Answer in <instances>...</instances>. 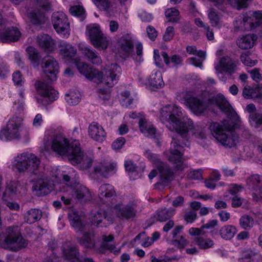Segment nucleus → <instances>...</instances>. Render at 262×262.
Here are the masks:
<instances>
[{"instance_id":"nucleus-1","label":"nucleus","mask_w":262,"mask_h":262,"mask_svg":"<svg viewBox=\"0 0 262 262\" xmlns=\"http://www.w3.org/2000/svg\"><path fill=\"white\" fill-rule=\"evenodd\" d=\"M182 108L174 104L166 105L160 110L159 118L169 130H175L177 134L172 136L168 159L173 164L175 169L182 171L188 167L184 162V146H187L190 135L197 139L206 138L205 130L199 126L194 127L190 119L183 118Z\"/></svg>"},{"instance_id":"nucleus-2","label":"nucleus","mask_w":262,"mask_h":262,"mask_svg":"<svg viewBox=\"0 0 262 262\" xmlns=\"http://www.w3.org/2000/svg\"><path fill=\"white\" fill-rule=\"evenodd\" d=\"M45 140L48 142L46 146H50L53 151L60 156H67L73 165L80 169H86L92 166V160L81 150L78 141L69 142L61 133L56 130L47 133Z\"/></svg>"},{"instance_id":"nucleus-3","label":"nucleus","mask_w":262,"mask_h":262,"mask_svg":"<svg viewBox=\"0 0 262 262\" xmlns=\"http://www.w3.org/2000/svg\"><path fill=\"white\" fill-rule=\"evenodd\" d=\"M74 63L78 71L86 78L90 80L96 78L110 88L117 83L121 72L120 67L116 63L106 65L100 72L77 59L74 60Z\"/></svg>"},{"instance_id":"nucleus-4","label":"nucleus","mask_w":262,"mask_h":262,"mask_svg":"<svg viewBox=\"0 0 262 262\" xmlns=\"http://www.w3.org/2000/svg\"><path fill=\"white\" fill-rule=\"evenodd\" d=\"M234 128V125L228 120L212 122L209 126L212 136L217 142L229 148L236 146L239 141L238 135Z\"/></svg>"},{"instance_id":"nucleus-5","label":"nucleus","mask_w":262,"mask_h":262,"mask_svg":"<svg viewBox=\"0 0 262 262\" xmlns=\"http://www.w3.org/2000/svg\"><path fill=\"white\" fill-rule=\"evenodd\" d=\"M29 59L34 67L40 66L44 74L51 81L56 80L58 73L59 66L57 61L51 56H46L43 58L38 51L32 46L26 48Z\"/></svg>"},{"instance_id":"nucleus-6","label":"nucleus","mask_w":262,"mask_h":262,"mask_svg":"<svg viewBox=\"0 0 262 262\" xmlns=\"http://www.w3.org/2000/svg\"><path fill=\"white\" fill-rule=\"evenodd\" d=\"M40 164V160L37 156L32 153L25 152L14 158L12 168L19 173L36 174Z\"/></svg>"},{"instance_id":"nucleus-7","label":"nucleus","mask_w":262,"mask_h":262,"mask_svg":"<svg viewBox=\"0 0 262 262\" xmlns=\"http://www.w3.org/2000/svg\"><path fill=\"white\" fill-rule=\"evenodd\" d=\"M28 241L21 236L18 227H9L0 234V246L4 249L17 251L28 245Z\"/></svg>"},{"instance_id":"nucleus-8","label":"nucleus","mask_w":262,"mask_h":262,"mask_svg":"<svg viewBox=\"0 0 262 262\" xmlns=\"http://www.w3.org/2000/svg\"><path fill=\"white\" fill-rule=\"evenodd\" d=\"M66 188H63V194L61 195V200L65 205H70L75 201L80 203H86L92 199V194L88 188L84 186H78L73 188L67 184Z\"/></svg>"},{"instance_id":"nucleus-9","label":"nucleus","mask_w":262,"mask_h":262,"mask_svg":"<svg viewBox=\"0 0 262 262\" xmlns=\"http://www.w3.org/2000/svg\"><path fill=\"white\" fill-rule=\"evenodd\" d=\"M23 118L14 115L8 121L6 126L0 131V139L4 141L18 139L20 137V129L23 126Z\"/></svg>"},{"instance_id":"nucleus-10","label":"nucleus","mask_w":262,"mask_h":262,"mask_svg":"<svg viewBox=\"0 0 262 262\" xmlns=\"http://www.w3.org/2000/svg\"><path fill=\"white\" fill-rule=\"evenodd\" d=\"M86 33L91 43L97 49L105 50L108 45V39L102 33L98 24H90L86 26Z\"/></svg>"},{"instance_id":"nucleus-11","label":"nucleus","mask_w":262,"mask_h":262,"mask_svg":"<svg viewBox=\"0 0 262 262\" xmlns=\"http://www.w3.org/2000/svg\"><path fill=\"white\" fill-rule=\"evenodd\" d=\"M52 23L56 31L64 37L70 34V23L66 15L62 12H56L52 16Z\"/></svg>"},{"instance_id":"nucleus-12","label":"nucleus","mask_w":262,"mask_h":262,"mask_svg":"<svg viewBox=\"0 0 262 262\" xmlns=\"http://www.w3.org/2000/svg\"><path fill=\"white\" fill-rule=\"evenodd\" d=\"M117 217L122 220H130L136 216L137 210L135 203L123 204L119 203L113 206Z\"/></svg>"},{"instance_id":"nucleus-13","label":"nucleus","mask_w":262,"mask_h":262,"mask_svg":"<svg viewBox=\"0 0 262 262\" xmlns=\"http://www.w3.org/2000/svg\"><path fill=\"white\" fill-rule=\"evenodd\" d=\"M34 1L41 10H34L29 13V17L32 24L38 25L45 21V17L43 12L51 9V4L48 0H34Z\"/></svg>"},{"instance_id":"nucleus-14","label":"nucleus","mask_w":262,"mask_h":262,"mask_svg":"<svg viewBox=\"0 0 262 262\" xmlns=\"http://www.w3.org/2000/svg\"><path fill=\"white\" fill-rule=\"evenodd\" d=\"M20 36V32L15 27L6 28L4 21L0 14V39L3 42L17 41Z\"/></svg>"},{"instance_id":"nucleus-15","label":"nucleus","mask_w":262,"mask_h":262,"mask_svg":"<svg viewBox=\"0 0 262 262\" xmlns=\"http://www.w3.org/2000/svg\"><path fill=\"white\" fill-rule=\"evenodd\" d=\"M54 180L41 174L35 182L32 189L38 195H43L48 194L53 189Z\"/></svg>"},{"instance_id":"nucleus-16","label":"nucleus","mask_w":262,"mask_h":262,"mask_svg":"<svg viewBox=\"0 0 262 262\" xmlns=\"http://www.w3.org/2000/svg\"><path fill=\"white\" fill-rule=\"evenodd\" d=\"M116 196L114 187L109 184H103L99 188L98 196L99 200L101 203L107 206H113V200Z\"/></svg>"},{"instance_id":"nucleus-17","label":"nucleus","mask_w":262,"mask_h":262,"mask_svg":"<svg viewBox=\"0 0 262 262\" xmlns=\"http://www.w3.org/2000/svg\"><path fill=\"white\" fill-rule=\"evenodd\" d=\"M183 97L191 111L197 115L203 113L208 107L207 103L203 100L197 97H191L190 92H185L183 94Z\"/></svg>"},{"instance_id":"nucleus-18","label":"nucleus","mask_w":262,"mask_h":262,"mask_svg":"<svg viewBox=\"0 0 262 262\" xmlns=\"http://www.w3.org/2000/svg\"><path fill=\"white\" fill-rule=\"evenodd\" d=\"M118 52L120 56L125 58L130 55L134 51V43L129 35L123 36L118 42Z\"/></svg>"},{"instance_id":"nucleus-19","label":"nucleus","mask_w":262,"mask_h":262,"mask_svg":"<svg viewBox=\"0 0 262 262\" xmlns=\"http://www.w3.org/2000/svg\"><path fill=\"white\" fill-rule=\"evenodd\" d=\"M35 86L38 93L44 98L48 99L51 102L57 99L58 93L51 86L40 81L36 82Z\"/></svg>"},{"instance_id":"nucleus-20","label":"nucleus","mask_w":262,"mask_h":262,"mask_svg":"<svg viewBox=\"0 0 262 262\" xmlns=\"http://www.w3.org/2000/svg\"><path fill=\"white\" fill-rule=\"evenodd\" d=\"M238 62L229 57H224L219 61L218 65L215 67V70L218 73L225 72L232 75L235 72Z\"/></svg>"},{"instance_id":"nucleus-21","label":"nucleus","mask_w":262,"mask_h":262,"mask_svg":"<svg viewBox=\"0 0 262 262\" xmlns=\"http://www.w3.org/2000/svg\"><path fill=\"white\" fill-rule=\"evenodd\" d=\"M115 168V166L108 161L96 162L94 165L92 174L104 178H108L111 174L114 173Z\"/></svg>"},{"instance_id":"nucleus-22","label":"nucleus","mask_w":262,"mask_h":262,"mask_svg":"<svg viewBox=\"0 0 262 262\" xmlns=\"http://www.w3.org/2000/svg\"><path fill=\"white\" fill-rule=\"evenodd\" d=\"M233 25L236 31H250L253 29L252 18L248 13L236 17L233 22Z\"/></svg>"},{"instance_id":"nucleus-23","label":"nucleus","mask_w":262,"mask_h":262,"mask_svg":"<svg viewBox=\"0 0 262 262\" xmlns=\"http://www.w3.org/2000/svg\"><path fill=\"white\" fill-rule=\"evenodd\" d=\"M113 218L103 209H99L92 216V223L97 226H106L113 222Z\"/></svg>"},{"instance_id":"nucleus-24","label":"nucleus","mask_w":262,"mask_h":262,"mask_svg":"<svg viewBox=\"0 0 262 262\" xmlns=\"http://www.w3.org/2000/svg\"><path fill=\"white\" fill-rule=\"evenodd\" d=\"M88 134L92 139L99 142H103L106 137V133L103 128L96 122H93L89 125Z\"/></svg>"},{"instance_id":"nucleus-25","label":"nucleus","mask_w":262,"mask_h":262,"mask_svg":"<svg viewBox=\"0 0 262 262\" xmlns=\"http://www.w3.org/2000/svg\"><path fill=\"white\" fill-rule=\"evenodd\" d=\"M36 42L38 46L46 51H53L56 48L54 40L48 34H40L37 36Z\"/></svg>"},{"instance_id":"nucleus-26","label":"nucleus","mask_w":262,"mask_h":262,"mask_svg":"<svg viewBox=\"0 0 262 262\" xmlns=\"http://www.w3.org/2000/svg\"><path fill=\"white\" fill-rule=\"evenodd\" d=\"M139 126L140 131L145 136L154 138L156 137V129L151 122L145 117H141L139 121Z\"/></svg>"},{"instance_id":"nucleus-27","label":"nucleus","mask_w":262,"mask_h":262,"mask_svg":"<svg viewBox=\"0 0 262 262\" xmlns=\"http://www.w3.org/2000/svg\"><path fill=\"white\" fill-rule=\"evenodd\" d=\"M80 49L90 62L97 66L101 63L102 60L99 54L91 47L82 46Z\"/></svg>"},{"instance_id":"nucleus-28","label":"nucleus","mask_w":262,"mask_h":262,"mask_svg":"<svg viewBox=\"0 0 262 262\" xmlns=\"http://www.w3.org/2000/svg\"><path fill=\"white\" fill-rule=\"evenodd\" d=\"M59 47L61 54L66 60H72L76 54V48L65 41H60Z\"/></svg>"},{"instance_id":"nucleus-29","label":"nucleus","mask_w":262,"mask_h":262,"mask_svg":"<svg viewBox=\"0 0 262 262\" xmlns=\"http://www.w3.org/2000/svg\"><path fill=\"white\" fill-rule=\"evenodd\" d=\"M257 39L256 35L248 34L239 38L236 41L237 46L241 49L248 50L252 48Z\"/></svg>"},{"instance_id":"nucleus-30","label":"nucleus","mask_w":262,"mask_h":262,"mask_svg":"<svg viewBox=\"0 0 262 262\" xmlns=\"http://www.w3.org/2000/svg\"><path fill=\"white\" fill-rule=\"evenodd\" d=\"M69 217L71 225L77 232L84 231L87 229L88 224L83 222L81 216L77 213L72 212Z\"/></svg>"},{"instance_id":"nucleus-31","label":"nucleus","mask_w":262,"mask_h":262,"mask_svg":"<svg viewBox=\"0 0 262 262\" xmlns=\"http://www.w3.org/2000/svg\"><path fill=\"white\" fill-rule=\"evenodd\" d=\"M19 183L15 181H8L6 183V187L2 196L3 200L10 199L15 196L18 192Z\"/></svg>"},{"instance_id":"nucleus-32","label":"nucleus","mask_w":262,"mask_h":262,"mask_svg":"<svg viewBox=\"0 0 262 262\" xmlns=\"http://www.w3.org/2000/svg\"><path fill=\"white\" fill-rule=\"evenodd\" d=\"M157 167L159 171L161 180L163 184H167L171 181L173 178V173L167 164L162 162L157 165Z\"/></svg>"},{"instance_id":"nucleus-33","label":"nucleus","mask_w":262,"mask_h":262,"mask_svg":"<svg viewBox=\"0 0 262 262\" xmlns=\"http://www.w3.org/2000/svg\"><path fill=\"white\" fill-rule=\"evenodd\" d=\"M242 262H262V256L253 249H245L243 252Z\"/></svg>"},{"instance_id":"nucleus-34","label":"nucleus","mask_w":262,"mask_h":262,"mask_svg":"<svg viewBox=\"0 0 262 262\" xmlns=\"http://www.w3.org/2000/svg\"><path fill=\"white\" fill-rule=\"evenodd\" d=\"M237 232V229L235 226L226 225L221 228L219 233L222 238L228 241L233 238Z\"/></svg>"},{"instance_id":"nucleus-35","label":"nucleus","mask_w":262,"mask_h":262,"mask_svg":"<svg viewBox=\"0 0 262 262\" xmlns=\"http://www.w3.org/2000/svg\"><path fill=\"white\" fill-rule=\"evenodd\" d=\"M248 189L258 191L259 187L262 185V177L258 174H253L248 177L246 180Z\"/></svg>"},{"instance_id":"nucleus-36","label":"nucleus","mask_w":262,"mask_h":262,"mask_svg":"<svg viewBox=\"0 0 262 262\" xmlns=\"http://www.w3.org/2000/svg\"><path fill=\"white\" fill-rule=\"evenodd\" d=\"M214 99L217 105L223 112L230 114L235 113L231 105L223 95H217L214 98Z\"/></svg>"},{"instance_id":"nucleus-37","label":"nucleus","mask_w":262,"mask_h":262,"mask_svg":"<svg viewBox=\"0 0 262 262\" xmlns=\"http://www.w3.org/2000/svg\"><path fill=\"white\" fill-rule=\"evenodd\" d=\"M94 237L93 231L85 232L82 237L78 239V242L85 248L91 249L94 248L95 245Z\"/></svg>"},{"instance_id":"nucleus-38","label":"nucleus","mask_w":262,"mask_h":262,"mask_svg":"<svg viewBox=\"0 0 262 262\" xmlns=\"http://www.w3.org/2000/svg\"><path fill=\"white\" fill-rule=\"evenodd\" d=\"M42 216V212L38 209H31L24 215L25 221L28 224H32L39 220Z\"/></svg>"},{"instance_id":"nucleus-39","label":"nucleus","mask_w":262,"mask_h":262,"mask_svg":"<svg viewBox=\"0 0 262 262\" xmlns=\"http://www.w3.org/2000/svg\"><path fill=\"white\" fill-rule=\"evenodd\" d=\"M150 85L154 88H160L164 85L161 73L158 71H154L148 79Z\"/></svg>"},{"instance_id":"nucleus-40","label":"nucleus","mask_w":262,"mask_h":262,"mask_svg":"<svg viewBox=\"0 0 262 262\" xmlns=\"http://www.w3.org/2000/svg\"><path fill=\"white\" fill-rule=\"evenodd\" d=\"M175 210L173 208H164L157 211L155 215L156 220L160 222H165L170 219L174 214Z\"/></svg>"},{"instance_id":"nucleus-41","label":"nucleus","mask_w":262,"mask_h":262,"mask_svg":"<svg viewBox=\"0 0 262 262\" xmlns=\"http://www.w3.org/2000/svg\"><path fill=\"white\" fill-rule=\"evenodd\" d=\"M102 237L103 242L98 250L99 252L101 253H104L106 250L113 251L115 246L110 242L113 240L114 236L112 235H110L108 236L103 235Z\"/></svg>"},{"instance_id":"nucleus-42","label":"nucleus","mask_w":262,"mask_h":262,"mask_svg":"<svg viewBox=\"0 0 262 262\" xmlns=\"http://www.w3.org/2000/svg\"><path fill=\"white\" fill-rule=\"evenodd\" d=\"M81 95L80 92L77 90H71L69 93L66 95V100L70 105H75L77 104L80 101Z\"/></svg>"},{"instance_id":"nucleus-43","label":"nucleus","mask_w":262,"mask_h":262,"mask_svg":"<svg viewBox=\"0 0 262 262\" xmlns=\"http://www.w3.org/2000/svg\"><path fill=\"white\" fill-rule=\"evenodd\" d=\"M239 224L242 229L250 230L254 226V221L252 216L245 214L240 217Z\"/></svg>"},{"instance_id":"nucleus-44","label":"nucleus","mask_w":262,"mask_h":262,"mask_svg":"<svg viewBox=\"0 0 262 262\" xmlns=\"http://www.w3.org/2000/svg\"><path fill=\"white\" fill-rule=\"evenodd\" d=\"M248 14L252 18L253 29L262 25V10L249 11Z\"/></svg>"},{"instance_id":"nucleus-45","label":"nucleus","mask_w":262,"mask_h":262,"mask_svg":"<svg viewBox=\"0 0 262 262\" xmlns=\"http://www.w3.org/2000/svg\"><path fill=\"white\" fill-rule=\"evenodd\" d=\"M194 243L201 249H207L214 245V242L210 238H204L201 237H195Z\"/></svg>"},{"instance_id":"nucleus-46","label":"nucleus","mask_w":262,"mask_h":262,"mask_svg":"<svg viewBox=\"0 0 262 262\" xmlns=\"http://www.w3.org/2000/svg\"><path fill=\"white\" fill-rule=\"evenodd\" d=\"M260 88L254 89L250 86H245L243 91V96L247 99H257Z\"/></svg>"},{"instance_id":"nucleus-47","label":"nucleus","mask_w":262,"mask_h":262,"mask_svg":"<svg viewBox=\"0 0 262 262\" xmlns=\"http://www.w3.org/2000/svg\"><path fill=\"white\" fill-rule=\"evenodd\" d=\"M208 16L210 23L213 27H219L221 24V16L214 9H210Z\"/></svg>"},{"instance_id":"nucleus-48","label":"nucleus","mask_w":262,"mask_h":262,"mask_svg":"<svg viewBox=\"0 0 262 262\" xmlns=\"http://www.w3.org/2000/svg\"><path fill=\"white\" fill-rule=\"evenodd\" d=\"M251 125L255 128L262 126V114L256 113L250 114L249 117Z\"/></svg>"},{"instance_id":"nucleus-49","label":"nucleus","mask_w":262,"mask_h":262,"mask_svg":"<svg viewBox=\"0 0 262 262\" xmlns=\"http://www.w3.org/2000/svg\"><path fill=\"white\" fill-rule=\"evenodd\" d=\"M165 16L168 18V20L175 23L179 20V11L174 8L167 9L165 12Z\"/></svg>"},{"instance_id":"nucleus-50","label":"nucleus","mask_w":262,"mask_h":262,"mask_svg":"<svg viewBox=\"0 0 262 262\" xmlns=\"http://www.w3.org/2000/svg\"><path fill=\"white\" fill-rule=\"evenodd\" d=\"M251 0H228L229 4L238 10L247 8L248 3Z\"/></svg>"},{"instance_id":"nucleus-51","label":"nucleus","mask_w":262,"mask_h":262,"mask_svg":"<svg viewBox=\"0 0 262 262\" xmlns=\"http://www.w3.org/2000/svg\"><path fill=\"white\" fill-rule=\"evenodd\" d=\"M120 103L123 106L129 107L133 103V99L130 97L128 91H124L121 94Z\"/></svg>"},{"instance_id":"nucleus-52","label":"nucleus","mask_w":262,"mask_h":262,"mask_svg":"<svg viewBox=\"0 0 262 262\" xmlns=\"http://www.w3.org/2000/svg\"><path fill=\"white\" fill-rule=\"evenodd\" d=\"M95 5L100 10L107 11L113 7L111 0H94Z\"/></svg>"},{"instance_id":"nucleus-53","label":"nucleus","mask_w":262,"mask_h":262,"mask_svg":"<svg viewBox=\"0 0 262 262\" xmlns=\"http://www.w3.org/2000/svg\"><path fill=\"white\" fill-rule=\"evenodd\" d=\"M70 12L72 15L79 17L81 20H83L85 18L84 9L80 6L71 7Z\"/></svg>"},{"instance_id":"nucleus-54","label":"nucleus","mask_w":262,"mask_h":262,"mask_svg":"<svg viewBox=\"0 0 262 262\" xmlns=\"http://www.w3.org/2000/svg\"><path fill=\"white\" fill-rule=\"evenodd\" d=\"M172 238L173 244L179 249H183L188 244V242L183 235H178V236Z\"/></svg>"},{"instance_id":"nucleus-55","label":"nucleus","mask_w":262,"mask_h":262,"mask_svg":"<svg viewBox=\"0 0 262 262\" xmlns=\"http://www.w3.org/2000/svg\"><path fill=\"white\" fill-rule=\"evenodd\" d=\"M240 58L242 62L247 66L252 67L255 65L257 63L256 60L251 59L249 54L246 53H242L241 55Z\"/></svg>"},{"instance_id":"nucleus-56","label":"nucleus","mask_w":262,"mask_h":262,"mask_svg":"<svg viewBox=\"0 0 262 262\" xmlns=\"http://www.w3.org/2000/svg\"><path fill=\"white\" fill-rule=\"evenodd\" d=\"M197 213L195 211L187 212L184 215V219L187 223H192L196 219Z\"/></svg>"},{"instance_id":"nucleus-57","label":"nucleus","mask_w":262,"mask_h":262,"mask_svg":"<svg viewBox=\"0 0 262 262\" xmlns=\"http://www.w3.org/2000/svg\"><path fill=\"white\" fill-rule=\"evenodd\" d=\"M125 139L123 137H119L114 141L112 143V148L114 150L121 149L125 143Z\"/></svg>"},{"instance_id":"nucleus-58","label":"nucleus","mask_w":262,"mask_h":262,"mask_svg":"<svg viewBox=\"0 0 262 262\" xmlns=\"http://www.w3.org/2000/svg\"><path fill=\"white\" fill-rule=\"evenodd\" d=\"M146 156L149 160L155 164L156 167L162 162L158 158L157 155L151 152L150 151H146Z\"/></svg>"},{"instance_id":"nucleus-59","label":"nucleus","mask_w":262,"mask_h":262,"mask_svg":"<svg viewBox=\"0 0 262 262\" xmlns=\"http://www.w3.org/2000/svg\"><path fill=\"white\" fill-rule=\"evenodd\" d=\"M174 35V28L172 27L167 28L166 31L163 35V38L165 41H169L171 40Z\"/></svg>"},{"instance_id":"nucleus-60","label":"nucleus","mask_w":262,"mask_h":262,"mask_svg":"<svg viewBox=\"0 0 262 262\" xmlns=\"http://www.w3.org/2000/svg\"><path fill=\"white\" fill-rule=\"evenodd\" d=\"M248 72L250 73L251 77L253 80L258 82L262 79V76L258 69L255 68Z\"/></svg>"},{"instance_id":"nucleus-61","label":"nucleus","mask_w":262,"mask_h":262,"mask_svg":"<svg viewBox=\"0 0 262 262\" xmlns=\"http://www.w3.org/2000/svg\"><path fill=\"white\" fill-rule=\"evenodd\" d=\"M141 20L144 22H150L153 19L152 14L147 13L146 11H142L138 14Z\"/></svg>"},{"instance_id":"nucleus-62","label":"nucleus","mask_w":262,"mask_h":262,"mask_svg":"<svg viewBox=\"0 0 262 262\" xmlns=\"http://www.w3.org/2000/svg\"><path fill=\"white\" fill-rule=\"evenodd\" d=\"M188 179L190 180H200L202 179V173L200 170L190 171L187 175Z\"/></svg>"},{"instance_id":"nucleus-63","label":"nucleus","mask_w":262,"mask_h":262,"mask_svg":"<svg viewBox=\"0 0 262 262\" xmlns=\"http://www.w3.org/2000/svg\"><path fill=\"white\" fill-rule=\"evenodd\" d=\"M99 97L103 100H108L110 97V90L108 89H100L98 90Z\"/></svg>"},{"instance_id":"nucleus-64","label":"nucleus","mask_w":262,"mask_h":262,"mask_svg":"<svg viewBox=\"0 0 262 262\" xmlns=\"http://www.w3.org/2000/svg\"><path fill=\"white\" fill-rule=\"evenodd\" d=\"M148 37L152 40H155L157 36V32L152 26H149L146 29Z\"/></svg>"}]
</instances>
